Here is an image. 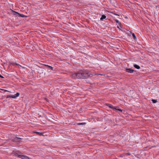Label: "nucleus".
<instances>
[{"label":"nucleus","instance_id":"obj_1","mask_svg":"<svg viewBox=\"0 0 159 159\" xmlns=\"http://www.w3.org/2000/svg\"><path fill=\"white\" fill-rule=\"evenodd\" d=\"M91 74H89L87 72H81L76 73L72 74L71 75V76L74 78H76L78 79H87L89 77H90Z\"/></svg>","mask_w":159,"mask_h":159},{"label":"nucleus","instance_id":"obj_2","mask_svg":"<svg viewBox=\"0 0 159 159\" xmlns=\"http://www.w3.org/2000/svg\"><path fill=\"white\" fill-rule=\"evenodd\" d=\"M21 138L18 137H16L15 138L12 139V141L14 142H16L19 143L21 142Z\"/></svg>","mask_w":159,"mask_h":159},{"label":"nucleus","instance_id":"obj_3","mask_svg":"<svg viewBox=\"0 0 159 159\" xmlns=\"http://www.w3.org/2000/svg\"><path fill=\"white\" fill-rule=\"evenodd\" d=\"M13 14L14 15H16V16H18L20 17H26V16L25 15L22 14H20L18 12H17L15 11H13Z\"/></svg>","mask_w":159,"mask_h":159},{"label":"nucleus","instance_id":"obj_4","mask_svg":"<svg viewBox=\"0 0 159 159\" xmlns=\"http://www.w3.org/2000/svg\"><path fill=\"white\" fill-rule=\"evenodd\" d=\"M13 153L16 156H18L19 158H21V155H19V154L20 153V152L19 151H13Z\"/></svg>","mask_w":159,"mask_h":159},{"label":"nucleus","instance_id":"obj_5","mask_svg":"<svg viewBox=\"0 0 159 159\" xmlns=\"http://www.w3.org/2000/svg\"><path fill=\"white\" fill-rule=\"evenodd\" d=\"M125 71L129 73H133L134 72H136L135 70L131 69V68H126L125 69Z\"/></svg>","mask_w":159,"mask_h":159},{"label":"nucleus","instance_id":"obj_6","mask_svg":"<svg viewBox=\"0 0 159 159\" xmlns=\"http://www.w3.org/2000/svg\"><path fill=\"white\" fill-rule=\"evenodd\" d=\"M106 105L107 106L109 107L110 108L112 109L113 110H116V108H115L113 107V106L110 104H106Z\"/></svg>","mask_w":159,"mask_h":159},{"label":"nucleus","instance_id":"obj_7","mask_svg":"<svg viewBox=\"0 0 159 159\" xmlns=\"http://www.w3.org/2000/svg\"><path fill=\"white\" fill-rule=\"evenodd\" d=\"M16 98V97L15 94L13 95H8L6 97L7 98Z\"/></svg>","mask_w":159,"mask_h":159},{"label":"nucleus","instance_id":"obj_8","mask_svg":"<svg viewBox=\"0 0 159 159\" xmlns=\"http://www.w3.org/2000/svg\"><path fill=\"white\" fill-rule=\"evenodd\" d=\"M22 159H30L29 157L27 156L21 155V158Z\"/></svg>","mask_w":159,"mask_h":159},{"label":"nucleus","instance_id":"obj_9","mask_svg":"<svg viewBox=\"0 0 159 159\" xmlns=\"http://www.w3.org/2000/svg\"><path fill=\"white\" fill-rule=\"evenodd\" d=\"M45 66L46 67H47L48 68L52 70H53V67H52L51 66L47 65H45Z\"/></svg>","mask_w":159,"mask_h":159},{"label":"nucleus","instance_id":"obj_10","mask_svg":"<svg viewBox=\"0 0 159 159\" xmlns=\"http://www.w3.org/2000/svg\"><path fill=\"white\" fill-rule=\"evenodd\" d=\"M134 66L136 68L139 69L140 68V67L139 65H137V64H134Z\"/></svg>","mask_w":159,"mask_h":159},{"label":"nucleus","instance_id":"obj_11","mask_svg":"<svg viewBox=\"0 0 159 159\" xmlns=\"http://www.w3.org/2000/svg\"><path fill=\"white\" fill-rule=\"evenodd\" d=\"M106 17V16L105 15H102L101 17L100 18V20H102L104 19H105Z\"/></svg>","mask_w":159,"mask_h":159},{"label":"nucleus","instance_id":"obj_12","mask_svg":"<svg viewBox=\"0 0 159 159\" xmlns=\"http://www.w3.org/2000/svg\"><path fill=\"white\" fill-rule=\"evenodd\" d=\"M132 35L134 39H136V37L135 35V34L134 33H132Z\"/></svg>","mask_w":159,"mask_h":159},{"label":"nucleus","instance_id":"obj_13","mask_svg":"<svg viewBox=\"0 0 159 159\" xmlns=\"http://www.w3.org/2000/svg\"><path fill=\"white\" fill-rule=\"evenodd\" d=\"M152 102L153 103H156L157 102V100H156V99H152Z\"/></svg>","mask_w":159,"mask_h":159},{"label":"nucleus","instance_id":"obj_14","mask_svg":"<svg viewBox=\"0 0 159 159\" xmlns=\"http://www.w3.org/2000/svg\"><path fill=\"white\" fill-rule=\"evenodd\" d=\"M35 133L38 134H39L40 136L43 135V133H42L36 132Z\"/></svg>","mask_w":159,"mask_h":159},{"label":"nucleus","instance_id":"obj_15","mask_svg":"<svg viewBox=\"0 0 159 159\" xmlns=\"http://www.w3.org/2000/svg\"><path fill=\"white\" fill-rule=\"evenodd\" d=\"M111 13L112 14H113L115 15H116V16H120V15L118 14H116V13H114V12H111Z\"/></svg>","mask_w":159,"mask_h":159},{"label":"nucleus","instance_id":"obj_16","mask_svg":"<svg viewBox=\"0 0 159 159\" xmlns=\"http://www.w3.org/2000/svg\"><path fill=\"white\" fill-rule=\"evenodd\" d=\"M111 13L112 14H113L115 15H116V16H120V15L118 14H116V13H114V12H111Z\"/></svg>","mask_w":159,"mask_h":159},{"label":"nucleus","instance_id":"obj_17","mask_svg":"<svg viewBox=\"0 0 159 159\" xmlns=\"http://www.w3.org/2000/svg\"><path fill=\"white\" fill-rule=\"evenodd\" d=\"M86 124V123H79L78 124V125H85Z\"/></svg>","mask_w":159,"mask_h":159},{"label":"nucleus","instance_id":"obj_18","mask_svg":"<svg viewBox=\"0 0 159 159\" xmlns=\"http://www.w3.org/2000/svg\"><path fill=\"white\" fill-rule=\"evenodd\" d=\"M115 20L117 23L118 24H120L119 21L118 20L115 19Z\"/></svg>","mask_w":159,"mask_h":159},{"label":"nucleus","instance_id":"obj_19","mask_svg":"<svg viewBox=\"0 0 159 159\" xmlns=\"http://www.w3.org/2000/svg\"><path fill=\"white\" fill-rule=\"evenodd\" d=\"M0 90H2L3 91H4V92H9V91H8V90H7L4 89H0Z\"/></svg>","mask_w":159,"mask_h":159},{"label":"nucleus","instance_id":"obj_20","mask_svg":"<svg viewBox=\"0 0 159 159\" xmlns=\"http://www.w3.org/2000/svg\"><path fill=\"white\" fill-rule=\"evenodd\" d=\"M16 97H18L20 95V93H17L16 94H15Z\"/></svg>","mask_w":159,"mask_h":159},{"label":"nucleus","instance_id":"obj_21","mask_svg":"<svg viewBox=\"0 0 159 159\" xmlns=\"http://www.w3.org/2000/svg\"><path fill=\"white\" fill-rule=\"evenodd\" d=\"M116 110H118L121 112H122V110L120 109H116Z\"/></svg>","mask_w":159,"mask_h":159},{"label":"nucleus","instance_id":"obj_22","mask_svg":"<svg viewBox=\"0 0 159 159\" xmlns=\"http://www.w3.org/2000/svg\"><path fill=\"white\" fill-rule=\"evenodd\" d=\"M15 64H16V65H17V66H19V65L17 63H16Z\"/></svg>","mask_w":159,"mask_h":159},{"label":"nucleus","instance_id":"obj_23","mask_svg":"<svg viewBox=\"0 0 159 159\" xmlns=\"http://www.w3.org/2000/svg\"><path fill=\"white\" fill-rule=\"evenodd\" d=\"M127 154L128 155H130V153H127Z\"/></svg>","mask_w":159,"mask_h":159}]
</instances>
